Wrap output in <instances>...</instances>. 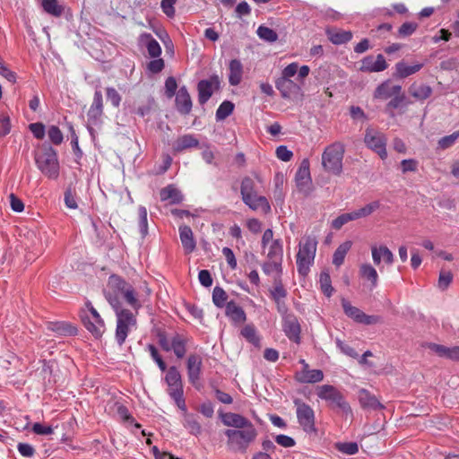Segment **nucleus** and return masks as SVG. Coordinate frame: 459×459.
<instances>
[{
  "instance_id": "nucleus-1",
  "label": "nucleus",
  "mask_w": 459,
  "mask_h": 459,
  "mask_svg": "<svg viewBox=\"0 0 459 459\" xmlns=\"http://www.w3.org/2000/svg\"><path fill=\"white\" fill-rule=\"evenodd\" d=\"M220 418L225 426L232 428L224 432L229 448L234 452H246L258 435L254 424L241 414L234 412L220 413Z\"/></svg>"
},
{
  "instance_id": "nucleus-2",
  "label": "nucleus",
  "mask_w": 459,
  "mask_h": 459,
  "mask_svg": "<svg viewBox=\"0 0 459 459\" xmlns=\"http://www.w3.org/2000/svg\"><path fill=\"white\" fill-rule=\"evenodd\" d=\"M105 297L114 309H123L119 299L122 298L135 313L142 307L139 295L134 287L117 275H111L108 278L107 289L104 290Z\"/></svg>"
},
{
  "instance_id": "nucleus-3",
  "label": "nucleus",
  "mask_w": 459,
  "mask_h": 459,
  "mask_svg": "<svg viewBox=\"0 0 459 459\" xmlns=\"http://www.w3.org/2000/svg\"><path fill=\"white\" fill-rule=\"evenodd\" d=\"M37 168L48 178H56L59 175V162L56 152L50 146L43 144L35 153Z\"/></svg>"
},
{
  "instance_id": "nucleus-4",
  "label": "nucleus",
  "mask_w": 459,
  "mask_h": 459,
  "mask_svg": "<svg viewBox=\"0 0 459 459\" xmlns=\"http://www.w3.org/2000/svg\"><path fill=\"white\" fill-rule=\"evenodd\" d=\"M316 247L317 241L313 236H306L300 239L296 256V264L299 274L305 276L308 273L309 268L315 260Z\"/></svg>"
},
{
  "instance_id": "nucleus-5",
  "label": "nucleus",
  "mask_w": 459,
  "mask_h": 459,
  "mask_svg": "<svg viewBox=\"0 0 459 459\" xmlns=\"http://www.w3.org/2000/svg\"><path fill=\"white\" fill-rule=\"evenodd\" d=\"M344 146L336 142L327 146L322 153V165L329 173L340 175L342 171Z\"/></svg>"
},
{
  "instance_id": "nucleus-6",
  "label": "nucleus",
  "mask_w": 459,
  "mask_h": 459,
  "mask_svg": "<svg viewBox=\"0 0 459 459\" xmlns=\"http://www.w3.org/2000/svg\"><path fill=\"white\" fill-rule=\"evenodd\" d=\"M117 316L116 341L119 346L126 342L128 333L136 327V314L128 309H114Z\"/></svg>"
},
{
  "instance_id": "nucleus-7",
  "label": "nucleus",
  "mask_w": 459,
  "mask_h": 459,
  "mask_svg": "<svg viewBox=\"0 0 459 459\" xmlns=\"http://www.w3.org/2000/svg\"><path fill=\"white\" fill-rule=\"evenodd\" d=\"M316 394L320 399L329 402L332 407L340 409L344 415L352 414L349 403L334 386L330 385H320L317 387Z\"/></svg>"
},
{
  "instance_id": "nucleus-8",
  "label": "nucleus",
  "mask_w": 459,
  "mask_h": 459,
  "mask_svg": "<svg viewBox=\"0 0 459 459\" xmlns=\"http://www.w3.org/2000/svg\"><path fill=\"white\" fill-rule=\"evenodd\" d=\"M364 142L366 145L377 152L382 160L387 157L386 138L384 134L373 128L366 130Z\"/></svg>"
},
{
  "instance_id": "nucleus-9",
  "label": "nucleus",
  "mask_w": 459,
  "mask_h": 459,
  "mask_svg": "<svg viewBox=\"0 0 459 459\" xmlns=\"http://www.w3.org/2000/svg\"><path fill=\"white\" fill-rule=\"evenodd\" d=\"M378 208L377 203H368L363 207L354 210L350 212L342 213L338 216L335 220L333 221V227L336 230L341 229L345 223L358 220L360 218H364L371 214L374 211Z\"/></svg>"
},
{
  "instance_id": "nucleus-10",
  "label": "nucleus",
  "mask_w": 459,
  "mask_h": 459,
  "mask_svg": "<svg viewBox=\"0 0 459 459\" xmlns=\"http://www.w3.org/2000/svg\"><path fill=\"white\" fill-rule=\"evenodd\" d=\"M297 406V418L303 430L307 433L316 431L315 428V413L313 409L298 400L295 401Z\"/></svg>"
},
{
  "instance_id": "nucleus-11",
  "label": "nucleus",
  "mask_w": 459,
  "mask_h": 459,
  "mask_svg": "<svg viewBox=\"0 0 459 459\" xmlns=\"http://www.w3.org/2000/svg\"><path fill=\"white\" fill-rule=\"evenodd\" d=\"M90 316L82 317V323L95 338H100L105 332V323L92 306L90 307Z\"/></svg>"
},
{
  "instance_id": "nucleus-12",
  "label": "nucleus",
  "mask_w": 459,
  "mask_h": 459,
  "mask_svg": "<svg viewBox=\"0 0 459 459\" xmlns=\"http://www.w3.org/2000/svg\"><path fill=\"white\" fill-rule=\"evenodd\" d=\"M342 306L346 316L363 325H374L379 321V317L376 316H368L359 308L353 307L348 300L342 299Z\"/></svg>"
},
{
  "instance_id": "nucleus-13",
  "label": "nucleus",
  "mask_w": 459,
  "mask_h": 459,
  "mask_svg": "<svg viewBox=\"0 0 459 459\" xmlns=\"http://www.w3.org/2000/svg\"><path fill=\"white\" fill-rule=\"evenodd\" d=\"M220 80L218 76H212L209 80H202L198 82V100L200 104L206 103L212 97L213 91L219 89Z\"/></svg>"
},
{
  "instance_id": "nucleus-14",
  "label": "nucleus",
  "mask_w": 459,
  "mask_h": 459,
  "mask_svg": "<svg viewBox=\"0 0 459 459\" xmlns=\"http://www.w3.org/2000/svg\"><path fill=\"white\" fill-rule=\"evenodd\" d=\"M296 186L301 192H307L310 189L312 183L309 169V160L304 159L296 172L295 176Z\"/></svg>"
},
{
  "instance_id": "nucleus-15",
  "label": "nucleus",
  "mask_w": 459,
  "mask_h": 459,
  "mask_svg": "<svg viewBox=\"0 0 459 459\" xmlns=\"http://www.w3.org/2000/svg\"><path fill=\"white\" fill-rule=\"evenodd\" d=\"M103 115V98L100 91L94 92L92 103L88 110V121L91 125L100 124V119Z\"/></svg>"
},
{
  "instance_id": "nucleus-16",
  "label": "nucleus",
  "mask_w": 459,
  "mask_h": 459,
  "mask_svg": "<svg viewBox=\"0 0 459 459\" xmlns=\"http://www.w3.org/2000/svg\"><path fill=\"white\" fill-rule=\"evenodd\" d=\"M387 68L386 61L383 55L378 54L375 58L373 56H368L361 61L360 71L362 72H382Z\"/></svg>"
},
{
  "instance_id": "nucleus-17",
  "label": "nucleus",
  "mask_w": 459,
  "mask_h": 459,
  "mask_svg": "<svg viewBox=\"0 0 459 459\" xmlns=\"http://www.w3.org/2000/svg\"><path fill=\"white\" fill-rule=\"evenodd\" d=\"M258 189L255 181L249 178H244L241 182V195L243 201H266L264 196H257Z\"/></svg>"
},
{
  "instance_id": "nucleus-18",
  "label": "nucleus",
  "mask_w": 459,
  "mask_h": 459,
  "mask_svg": "<svg viewBox=\"0 0 459 459\" xmlns=\"http://www.w3.org/2000/svg\"><path fill=\"white\" fill-rule=\"evenodd\" d=\"M283 331L290 340L296 343L300 342V325L293 315H287L284 317Z\"/></svg>"
},
{
  "instance_id": "nucleus-19",
  "label": "nucleus",
  "mask_w": 459,
  "mask_h": 459,
  "mask_svg": "<svg viewBox=\"0 0 459 459\" xmlns=\"http://www.w3.org/2000/svg\"><path fill=\"white\" fill-rule=\"evenodd\" d=\"M371 254L373 263L377 266L380 265L382 261L386 264H392L394 261L393 252L386 246H372Z\"/></svg>"
},
{
  "instance_id": "nucleus-20",
  "label": "nucleus",
  "mask_w": 459,
  "mask_h": 459,
  "mask_svg": "<svg viewBox=\"0 0 459 459\" xmlns=\"http://www.w3.org/2000/svg\"><path fill=\"white\" fill-rule=\"evenodd\" d=\"M359 275L365 281L368 282V287L370 290L377 288L379 277L376 268L372 264L368 263L360 264L359 269Z\"/></svg>"
},
{
  "instance_id": "nucleus-21",
  "label": "nucleus",
  "mask_w": 459,
  "mask_h": 459,
  "mask_svg": "<svg viewBox=\"0 0 459 459\" xmlns=\"http://www.w3.org/2000/svg\"><path fill=\"white\" fill-rule=\"evenodd\" d=\"M401 91L402 87L400 85H394L390 81H385L377 86L375 91L374 97L376 99L387 100L396 94H400Z\"/></svg>"
},
{
  "instance_id": "nucleus-22",
  "label": "nucleus",
  "mask_w": 459,
  "mask_h": 459,
  "mask_svg": "<svg viewBox=\"0 0 459 459\" xmlns=\"http://www.w3.org/2000/svg\"><path fill=\"white\" fill-rule=\"evenodd\" d=\"M202 364V359L197 354H191L187 359V375L189 381L194 385L200 378Z\"/></svg>"
},
{
  "instance_id": "nucleus-23",
  "label": "nucleus",
  "mask_w": 459,
  "mask_h": 459,
  "mask_svg": "<svg viewBox=\"0 0 459 459\" xmlns=\"http://www.w3.org/2000/svg\"><path fill=\"white\" fill-rule=\"evenodd\" d=\"M296 378L300 383H317L323 380L324 374L320 369H309L308 364H305L304 368L297 372Z\"/></svg>"
},
{
  "instance_id": "nucleus-24",
  "label": "nucleus",
  "mask_w": 459,
  "mask_h": 459,
  "mask_svg": "<svg viewBox=\"0 0 459 459\" xmlns=\"http://www.w3.org/2000/svg\"><path fill=\"white\" fill-rule=\"evenodd\" d=\"M176 106L179 113L186 115L192 109L191 97L185 86L181 87L176 96Z\"/></svg>"
},
{
  "instance_id": "nucleus-25",
  "label": "nucleus",
  "mask_w": 459,
  "mask_h": 459,
  "mask_svg": "<svg viewBox=\"0 0 459 459\" xmlns=\"http://www.w3.org/2000/svg\"><path fill=\"white\" fill-rule=\"evenodd\" d=\"M179 238L186 253L190 254L195 249L196 243L189 226H179Z\"/></svg>"
},
{
  "instance_id": "nucleus-26",
  "label": "nucleus",
  "mask_w": 459,
  "mask_h": 459,
  "mask_svg": "<svg viewBox=\"0 0 459 459\" xmlns=\"http://www.w3.org/2000/svg\"><path fill=\"white\" fill-rule=\"evenodd\" d=\"M358 399L363 409L377 410L382 408L377 398L366 389H360L359 391Z\"/></svg>"
},
{
  "instance_id": "nucleus-27",
  "label": "nucleus",
  "mask_w": 459,
  "mask_h": 459,
  "mask_svg": "<svg viewBox=\"0 0 459 459\" xmlns=\"http://www.w3.org/2000/svg\"><path fill=\"white\" fill-rule=\"evenodd\" d=\"M225 314L235 324L244 323L247 319L245 311L233 301L227 303Z\"/></svg>"
},
{
  "instance_id": "nucleus-28",
  "label": "nucleus",
  "mask_w": 459,
  "mask_h": 459,
  "mask_svg": "<svg viewBox=\"0 0 459 459\" xmlns=\"http://www.w3.org/2000/svg\"><path fill=\"white\" fill-rule=\"evenodd\" d=\"M199 145V141L192 134H184L178 137L174 144L173 150L176 152H181L184 150L197 147Z\"/></svg>"
},
{
  "instance_id": "nucleus-29",
  "label": "nucleus",
  "mask_w": 459,
  "mask_h": 459,
  "mask_svg": "<svg viewBox=\"0 0 459 459\" xmlns=\"http://www.w3.org/2000/svg\"><path fill=\"white\" fill-rule=\"evenodd\" d=\"M229 82L230 85L236 86L240 83L243 74V66L239 60L233 59L230 65Z\"/></svg>"
},
{
  "instance_id": "nucleus-30",
  "label": "nucleus",
  "mask_w": 459,
  "mask_h": 459,
  "mask_svg": "<svg viewBox=\"0 0 459 459\" xmlns=\"http://www.w3.org/2000/svg\"><path fill=\"white\" fill-rule=\"evenodd\" d=\"M169 394L173 398L178 407L186 411V406L185 403V399L183 397V385L182 382L175 384V385L169 386L168 389Z\"/></svg>"
},
{
  "instance_id": "nucleus-31",
  "label": "nucleus",
  "mask_w": 459,
  "mask_h": 459,
  "mask_svg": "<svg viewBox=\"0 0 459 459\" xmlns=\"http://www.w3.org/2000/svg\"><path fill=\"white\" fill-rule=\"evenodd\" d=\"M410 94L419 100H425L432 94V89L426 84L413 83L409 89Z\"/></svg>"
},
{
  "instance_id": "nucleus-32",
  "label": "nucleus",
  "mask_w": 459,
  "mask_h": 459,
  "mask_svg": "<svg viewBox=\"0 0 459 459\" xmlns=\"http://www.w3.org/2000/svg\"><path fill=\"white\" fill-rule=\"evenodd\" d=\"M41 7L48 14L56 18L60 17L65 11V7L58 3V0H42Z\"/></svg>"
},
{
  "instance_id": "nucleus-33",
  "label": "nucleus",
  "mask_w": 459,
  "mask_h": 459,
  "mask_svg": "<svg viewBox=\"0 0 459 459\" xmlns=\"http://www.w3.org/2000/svg\"><path fill=\"white\" fill-rule=\"evenodd\" d=\"M160 195L161 201H181L183 199L181 191L174 185H169L162 188Z\"/></svg>"
},
{
  "instance_id": "nucleus-34",
  "label": "nucleus",
  "mask_w": 459,
  "mask_h": 459,
  "mask_svg": "<svg viewBox=\"0 0 459 459\" xmlns=\"http://www.w3.org/2000/svg\"><path fill=\"white\" fill-rule=\"evenodd\" d=\"M141 37L142 40L146 41V48L149 56L153 58L159 57L161 54V48L159 42L149 33H144Z\"/></svg>"
},
{
  "instance_id": "nucleus-35",
  "label": "nucleus",
  "mask_w": 459,
  "mask_h": 459,
  "mask_svg": "<svg viewBox=\"0 0 459 459\" xmlns=\"http://www.w3.org/2000/svg\"><path fill=\"white\" fill-rule=\"evenodd\" d=\"M186 339L184 336L178 333L172 336L171 351H173V352L178 359H182L186 355Z\"/></svg>"
},
{
  "instance_id": "nucleus-36",
  "label": "nucleus",
  "mask_w": 459,
  "mask_h": 459,
  "mask_svg": "<svg viewBox=\"0 0 459 459\" xmlns=\"http://www.w3.org/2000/svg\"><path fill=\"white\" fill-rule=\"evenodd\" d=\"M184 412V427L187 429L191 434L195 436L200 435L202 432V427L197 420V417L195 415L186 413V411Z\"/></svg>"
},
{
  "instance_id": "nucleus-37",
  "label": "nucleus",
  "mask_w": 459,
  "mask_h": 459,
  "mask_svg": "<svg viewBox=\"0 0 459 459\" xmlns=\"http://www.w3.org/2000/svg\"><path fill=\"white\" fill-rule=\"evenodd\" d=\"M351 246V241H345L337 247L333 255V264L335 266L339 267L343 264L344 258Z\"/></svg>"
},
{
  "instance_id": "nucleus-38",
  "label": "nucleus",
  "mask_w": 459,
  "mask_h": 459,
  "mask_svg": "<svg viewBox=\"0 0 459 459\" xmlns=\"http://www.w3.org/2000/svg\"><path fill=\"white\" fill-rule=\"evenodd\" d=\"M423 67V64L418 63L413 65H408L403 62H399L395 65L396 73L401 78H406Z\"/></svg>"
},
{
  "instance_id": "nucleus-39",
  "label": "nucleus",
  "mask_w": 459,
  "mask_h": 459,
  "mask_svg": "<svg viewBox=\"0 0 459 459\" xmlns=\"http://www.w3.org/2000/svg\"><path fill=\"white\" fill-rule=\"evenodd\" d=\"M277 90L281 92L282 98L286 99L290 97V92L297 85L290 80L280 77L275 82Z\"/></svg>"
},
{
  "instance_id": "nucleus-40",
  "label": "nucleus",
  "mask_w": 459,
  "mask_h": 459,
  "mask_svg": "<svg viewBox=\"0 0 459 459\" xmlns=\"http://www.w3.org/2000/svg\"><path fill=\"white\" fill-rule=\"evenodd\" d=\"M241 335L252 344L258 346L260 343V338L257 335L256 329L252 325H245L241 330Z\"/></svg>"
},
{
  "instance_id": "nucleus-41",
  "label": "nucleus",
  "mask_w": 459,
  "mask_h": 459,
  "mask_svg": "<svg viewBox=\"0 0 459 459\" xmlns=\"http://www.w3.org/2000/svg\"><path fill=\"white\" fill-rule=\"evenodd\" d=\"M329 39L333 44H343L352 39V33L348 30H337L329 33Z\"/></svg>"
},
{
  "instance_id": "nucleus-42",
  "label": "nucleus",
  "mask_w": 459,
  "mask_h": 459,
  "mask_svg": "<svg viewBox=\"0 0 459 459\" xmlns=\"http://www.w3.org/2000/svg\"><path fill=\"white\" fill-rule=\"evenodd\" d=\"M234 110V104L231 101H223L216 110V119L224 120L228 117Z\"/></svg>"
},
{
  "instance_id": "nucleus-43",
  "label": "nucleus",
  "mask_w": 459,
  "mask_h": 459,
  "mask_svg": "<svg viewBox=\"0 0 459 459\" xmlns=\"http://www.w3.org/2000/svg\"><path fill=\"white\" fill-rule=\"evenodd\" d=\"M267 257L268 259L282 261V246L279 239L271 243Z\"/></svg>"
},
{
  "instance_id": "nucleus-44",
  "label": "nucleus",
  "mask_w": 459,
  "mask_h": 459,
  "mask_svg": "<svg viewBox=\"0 0 459 459\" xmlns=\"http://www.w3.org/2000/svg\"><path fill=\"white\" fill-rule=\"evenodd\" d=\"M256 32L258 37L265 41L275 42L278 39L277 33L273 29L266 26H259Z\"/></svg>"
},
{
  "instance_id": "nucleus-45",
  "label": "nucleus",
  "mask_w": 459,
  "mask_h": 459,
  "mask_svg": "<svg viewBox=\"0 0 459 459\" xmlns=\"http://www.w3.org/2000/svg\"><path fill=\"white\" fill-rule=\"evenodd\" d=\"M227 298H228V295L222 288L216 286L213 289L212 301L216 307H223L225 306Z\"/></svg>"
},
{
  "instance_id": "nucleus-46",
  "label": "nucleus",
  "mask_w": 459,
  "mask_h": 459,
  "mask_svg": "<svg viewBox=\"0 0 459 459\" xmlns=\"http://www.w3.org/2000/svg\"><path fill=\"white\" fill-rule=\"evenodd\" d=\"M271 295L273 299L277 303L278 308L281 311V303L287 295V292L281 282L275 284L273 289L271 290Z\"/></svg>"
},
{
  "instance_id": "nucleus-47",
  "label": "nucleus",
  "mask_w": 459,
  "mask_h": 459,
  "mask_svg": "<svg viewBox=\"0 0 459 459\" xmlns=\"http://www.w3.org/2000/svg\"><path fill=\"white\" fill-rule=\"evenodd\" d=\"M281 262L278 260L268 259L263 265V271L265 274H272L276 273L277 274L281 273Z\"/></svg>"
},
{
  "instance_id": "nucleus-48",
  "label": "nucleus",
  "mask_w": 459,
  "mask_h": 459,
  "mask_svg": "<svg viewBox=\"0 0 459 459\" xmlns=\"http://www.w3.org/2000/svg\"><path fill=\"white\" fill-rule=\"evenodd\" d=\"M139 230L143 238H144L148 234V220H147V211L145 207L140 206L139 210Z\"/></svg>"
},
{
  "instance_id": "nucleus-49",
  "label": "nucleus",
  "mask_w": 459,
  "mask_h": 459,
  "mask_svg": "<svg viewBox=\"0 0 459 459\" xmlns=\"http://www.w3.org/2000/svg\"><path fill=\"white\" fill-rule=\"evenodd\" d=\"M48 136L50 142L55 145H59L62 143L64 136L63 133L56 126H50L48 129Z\"/></svg>"
},
{
  "instance_id": "nucleus-50",
  "label": "nucleus",
  "mask_w": 459,
  "mask_h": 459,
  "mask_svg": "<svg viewBox=\"0 0 459 459\" xmlns=\"http://www.w3.org/2000/svg\"><path fill=\"white\" fill-rule=\"evenodd\" d=\"M52 330L61 335H74L77 332L75 327L65 323H56Z\"/></svg>"
},
{
  "instance_id": "nucleus-51",
  "label": "nucleus",
  "mask_w": 459,
  "mask_h": 459,
  "mask_svg": "<svg viewBox=\"0 0 459 459\" xmlns=\"http://www.w3.org/2000/svg\"><path fill=\"white\" fill-rule=\"evenodd\" d=\"M336 448L342 454L349 455H355L359 451L358 444L355 442L337 443Z\"/></svg>"
},
{
  "instance_id": "nucleus-52",
  "label": "nucleus",
  "mask_w": 459,
  "mask_h": 459,
  "mask_svg": "<svg viewBox=\"0 0 459 459\" xmlns=\"http://www.w3.org/2000/svg\"><path fill=\"white\" fill-rule=\"evenodd\" d=\"M418 28L416 22H407L401 25L398 30V36L401 38H406L412 35Z\"/></svg>"
},
{
  "instance_id": "nucleus-53",
  "label": "nucleus",
  "mask_w": 459,
  "mask_h": 459,
  "mask_svg": "<svg viewBox=\"0 0 459 459\" xmlns=\"http://www.w3.org/2000/svg\"><path fill=\"white\" fill-rule=\"evenodd\" d=\"M459 138V130L454 132L452 134L446 135L439 139L438 146L439 148L446 150L450 148L455 144V141Z\"/></svg>"
},
{
  "instance_id": "nucleus-54",
  "label": "nucleus",
  "mask_w": 459,
  "mask_h": 459,
  "mask_svg": "<svg viewBox=\"0 0 459 459\" xmlns=\"http://www.w3.org/2000/svg\"><path fill=\"white\" fill-rule=\"evenodd\" d=\"M165 379L169 386L175 385V384L182 382L181 376L175 367H170L169 368Z\"/></svg>"
},
{
  "instance_id": "nucleus-55",
  "label": "nucleus",
  "mask_w": 459,
  "mask_h": 459,
  "mask_svg": "<svg viewBox=\"0 0 459 459\" xmlns=\"http://www.w3.org/2000/svg\"><path fill=\"white\" fill-rule=\"evenodd\" d=\"M404 100L405 96L401 92L400 94L394 96L393 99L387 103L386 110L390 111L391 117L394 116L392 110L399 108L403 103Z\"/></svg>"
},
{
  "instance_id": "nucleus-56",
  "label": "nucleus",
  "mask_w": 459,
  "mask_h": 459,
  "mask_svg": "<svg viewBox=\"0 0 459 459\" xmlns=\"http://www.w3.org/2000/svg\"><path fill=\"white\" fill-rule=\"evenodd\" d=\"M320 283L323 292L328 297L331 296L333 292V288L331 286L330 275L327 273H321Z\"/></svg>"
},
{
  "instance_id": "nucleus-57",
  "label": "nucleus",
  "mask_w": 459,
  "mask_h": 459,
  "mask_svg": "<svg viewBox=\"0 0 459 459\" xmlns=\"http://www.w3.org/2000/svg\"><path fill=\"white\" fill-rule=\"evenodd\" d=\"M427 347L437 356L446 359L448 358L449 347L433 342L428 343Z\"/></svg>"
},
{
  "instance_id": "nucleus-58",
  "label": "nucleus",
  "mask_w": 459,
  "mask_h": 459,
  "mask_svg": "<svg viewBox=\"0 0 459 459\" xmlns=\"http://www.w3.org/2000/svg\"><path fill=\"white\" fill-rule=\"evenodd\" d=\"M11 131L10 118L4 113L0 112V136H5Z\"/></svg>"
},
{
  "instance_id": "nucleus-59",
  "label": "nucleus",
  "mask_w": 459,
  "mask_h": 459,
  "mask_svg": "<svg viewBox=\"0 0 459 459\" xmlns=\"http://www.w3.org/2000/svg\"><path fill=\"white\" fill-rule=\"evenodd\" d=\"M178 83L174 77L169 76L165 82V93L168 98H172L177 91Z\"/></svg>"
},
{
  "instance_id": "nucleus-60",
  "label": "nucleus",
  "mask_w": 459,
  "mask_h": 459,
  "mask_svg": "<svg viewBox=\"0 0 459 459\" xmlns=\"http://www.w3.org/2000/svg\"><path fill=\"white\" fill-rule=\"evenodd\" d=\"M106 92L108 100L110 101L114 107L117 108L121 101V96L117 91L112 87H108Z\"/></svg>"
},
{
  "instance_id": "nucleus-61",
  "label": "nucleus",
  "mask_w": 459,
  "mask_h": 459,
  "mask_svg": "<svg viewBox=\"0 0 459 459\" xmlns=\"http://www.w3.org/2000/svg\"><path fill=\"white\" fill-rule=\"evenodd\" d=\"M276 157L282 161H289L293 157V153L286 146L281 145L276 148Z\"/></svg>"
},
{
  "instance_id": "nucleus-62",
  "label": "nucleus",
  "mask_w": 459,
  "mask_h": 459,
  "mask_svg": "<svg viewBox=\"0 0 459 459\" xmlns=\"http://www.w3.org/2000/svg\"><path fill=\"white\" fill-rule=\"evenodd\" d=\"M453 275L450 272L441 271L438 277V287L445 290L451 283Z\"/></svg>"
},
{
  "instance_id": "nucleus-63",
  "label": "nucleus",
  "mask_w": 459,
  "mask_h": 459,
  "mask_svg": "<svg viewBox=\"0 0 459 459\" xmlns=\"http://www.w3.org/2000/svg\"><path fill=\"white\" fill-rule=\"evenodd\" d=\"M30 130L37 139H43L45 136V126L42 123H32L29 126Z\"/></svg>"
},
{
  "instance_id": "nucleus-64",
  "label": "nucleus",
  "mask_w": 459,
  "mask_h": 459,
  "mask_svg": "<svg viewBox=\"0 0 459 459\" xmlns=\"http://www.w3.org/2000/svg\"><path fill=\"white\" fill-rule=\"evenodd\" d=\"M336 345L337 347L343 352L345 355L351 357V358H357L358 353L355 351V350L351 347L350 345L346 344L340 339H336Z\"/></svg>"
}]
</instances>
